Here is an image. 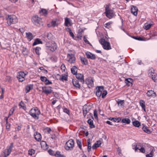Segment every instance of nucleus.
<instances>
[{"label":"nucleus","instance_id":"a211bd4d","mask_svg":"<svg viewBox=\"0 0 157 157\" xmlns=\"http://www.w3.org/2000/svg\"><path fill=\"white\" fill-rule=\"evenodd\" d=\"M147 94L148 97L152 96L154 97L156 96L155 93L152 90H148L147 93Z\"/></svg>","mask_w":157,"mask_h":157},{"label":"nucleus","instance_id":"e433bc0d","mask_svg":"<svg viewBox=\"0 0 157 157\" xmlns=\"http://www.w3.org/2000/svg\"><path fill=\"white\" fill-rule=\"evenodd\" d=\"M130 121L129 118H123L121 121V122L128 124L130 123Z\"/></svg>","mask_w":157,"mask_h":157},{"label":"nucleus","instance_id":"7ed1b4c3","mask_svg":"<svg viewBox=\"0 0 157 157\" xmlns=\"http://www.w3.org/2000/svg\"><path fill=\"white\" fill-rule=\"evenodd\" d=\"M7 23L9 25L15 24L18 21L17 17L14 15L8 16L7 19Z\"/></svg>","mask_w":157,"mask_h":157},{"label":"nucleus","instance_id":"473e14b6","mask_svg":"<svg viewBox=\"0 0 157 157\" xmlns=\"http://www.w3.org/2000/svg\"><path fill=\"white\" fill-rule=\"evenodd\" d=\"M80 59L82 63L84 65H87L88 64V62L87 59L85 58L80 57Z\"/></svg>","mask_w":157,"mask_h":157},{"label":"nucleus","instance_id":"ddd939ff","mask_svg":"<svg viewBox=\"0 0 157 157\" xmlns=\"http://www.w3.org/2000/svg\"><path fill=\"white\" fill-rule=\"evenodd\" d=\"M76 78L78 79L79 80V81L83 84L84 83V76L82 74L80 73L76 74Z\"/></svg>","mask_w":157,"mask_h":157},{"label":"nucleus","instance_id":"37998d69","mask_svg":"<svg viewBox=\"0 0 157 157\" xmlns=\"http://www.w3.org/2000/svg\"><path fill=\"white\" fill-rule=\"evenodd\" d=\"M121 118H109L111 121L114 122H119L121 121Z\"/></svg>","mask_w":157,"mask_h":157},{"label":"nucleus","instance_id":"49530a36","mask_svg":"<svg viewBox=\"0 0 157 157\" xmlns=\"http://www.w3.org/2000/svg\"><path fill=\"white\" fill-rule=\"evenodd\" d=\"M6 128L7 129H9L10 127V124L8 122V118H6Z\"/></svg>","mask_w":157,"mask_h":157},{"label":"nucleus","instance_id":"ea45409f","mask_svg":"<svg viewBox=\"0 0 157 157\" xmlns=\"http://www.w3.org/2000/svg\"><path fill=\"white\" fill-rule=\"evenodd\" d=\"M140 105L142 107V109L145 111V102L143 100H141L140 102Z\"/></svg>","mask_w":157,"mask_h":157},{"label":"nucleus","instance_id":"774afa93","mask_svg":"<svg viewBox=\"0 0 157 157\" xmlns=\"http://www.w3.org/2000/svg\"><path fill=\"white\" fill-rule=\"evenodd\" d=\"M133 38L134 39H136V40H143V39H142V38L140 37H137L134 36V37H133Z\"/></svg>","mask_w":157,"mask_h":157},{"label":"nucleus","instance_id":"58836bf2","mask_svg":"<svg viewBox=\"0 0 157 157\" xmlns=\"http://www.w3.org/2000/svg\"><path fill=\"white\" fill-rule=\"evenodd\" d=\"M132 79L131 78H129L128 79H127L125 80V82L126 84H127L128 86H132Z\"/></svg>","mask_w":157,"mask_h":157},{"label":"nucleus","instance_id":"393cba45","mask_svg":"<svg viewBox=\"0 0 157 157\" xmlns=\"http://www.w3.org/2000/svg\"><path fill=\"white\" fill-rule=\"evenodd\" d=\"M26 36L29 41H30L33 38V35L30 33H26Z\"/></svg>","mask_w":157,"mask_h":157},{"label":"nucleus","instance_id":"9d476101","mask_svg":"<svg viewBox=\"0 0 157 157\" xmlns=\"http://www.w3.org/2000/svg\"><path fill=\"white\" fill-rule=\"evenodd\" d=\"M68 61L70 64L73 63L75 62V58L72 54H68L67 55Z\"/></svg>","mask_w":157,"mask_h":157},{"label":"nucleus","instance_id":"8fccbe9b","mask_svg":"<svg viewBox=\"0 0 157 157\" xmlns=\"http://www.w3.org/2000/svg\"><path fill=\"white\" fill-rule=\"evenodd\" d=\"M41 49V48L40 47H37L35 49V52L36 54L39 55L40 53L39 52L40 50Z\"/></svg>","mask_w":157,"mask_h":157},{"label":"nucleus","instance_id":"4c0bfd02","mask_svg":"<svg viewBox=\"0 0 157 157\" xmlns=\"http://www.w3.org/2000/svg\"><path fill=\"white\" fill-rule=\"evenodd\" d=\"M42 43V42L40 39H37L35 40L33 45V46H35L36 44Z\"/></svg>","mask_w":157,"mask_h":157},{"label":"nucleus","instance_id":"9b49d317","mask_svg":"<svg viewBox=\"0 0 157 157\" xmlns=\"http://www.w3.org/2000/svg\"><path fill=\"white\" fill-rule=\"evenodd\" d=\"M100 42L101 45H102L103 48L106 50H108V42L106 41L104 39H101Z\"/></svg>","mask_w":157,"mask_h":157},{"label":"nucleus","instance_id":"5fc2aeb1","mask_svg":"<svg viewBox=\"0 0 157 157\" xmlns=\"http://www.w3.org/2000/svg\"><path fill=\"white\" fill-rule=\"evenodd\" d=\"M47 79V78L46 77L43 76H41L40 77V79L43 82H46Z\"/></svg>","mask_w":157,"mask_h":157},{"label":"nucleus","instance_id":"f704fd0d","mask_svg":"<svg viewBox=\"0 0 157 157\" xmlns=\"http://www.w3.org/2000/svg\"><path fill=\"white\" fill-rule=\"evenodd\" d=\"M155 151V149L152 148L151 149V151L149 154H147L146 155V157H152L153 156V154L154 152Z\"/></svg>","mask_w":157,"mask_h":157},{"label":"nucleus","instance_id":"f8f14e48","mask_svg":"<svg viewBox=\"0 0 157 157\" xmlns=\"http://www.w3.org/2000/svg\"><path fill=\"white\" fill-rule=\"evenodd\" d=\"M131 13L135 16H136L138 13V9L137 7L134 6H132L131 9Z\"/></svg>","mask_w":157,"mask_h":157},{"label":"nucleus","instance_id":"f3484780","mask_svg":"<svg viewBox=\"0 0 157 157\" xmlns=\"http://www.w3.org/2000/svg\"><path fill=\"white\" fill-rule=\"evenodd\" d=\"M59 23V21L58 20L56 19H54L51 22V25L52 27H54L57 26Z\"/></svg>","mask_w":157,"mask_h":157},{"label":"nucleus","instance_id":"3c124183","mask_svg":"<svg viewBox=\"0 0 157 157\" xmlns=\"http://www.w3.org/2000/svg\"><path fill=\"white\" fill-rule=\"evenodd\" d=\"M93 114L94 118H98V112L96 109L94 110Z\"/></svg>","mask_w":157,"mask_h":157},{"label":"nucleus","instance_id":"cd10ccee","mask_svg":"<svg viewBox=\"0 0 157 157\" xmlns=\"http://www.w3.org/2000/svg\"><path fill=\"white\" fill-rule=\"evenodd\" d=\"M41 15L46 16L47 14V11L45 9H42L39 11Z\"/></svg>","mask_w":157,"mask_h":157},{"label":"nucleus","instance_id":"4be33fe9","mask_svg":"<svg viewBox=\"0 0 157 157\" xmlns=\"http://www.w3.org/2000/svg\"><path fill=\"white\" fill-rule=\"evenodd\" d=\"M35 139L37 141H39L41 140V136L40 134L36 132V134L34 135Z\"/></svg>","mask_w":157,"mask_h":157},{"label":"nucleus","instance_id":"a19ab883","mask_svg":"<svg viewBox=\"0 0 157 157\" xmlns=\"http://www.w3.org/2000/svg\"><path fill=\"white\" fill-rule=\"evenodd\" d=\"M33 86L31 85L27 86L25 88L26 93H28L32 88Z\"/></svg>","mask_w":157,"mask_h":157},{"label":"nucleus","instance_id":"6e6552de","mask_svg":"<svg viewBox=\"0 0 157 157\" xmlns=\"http://www.w3.org/2000/svg\"><path fill=\"white\" fill-rule=\"evenodd\" d=\"M42 19L37 15L34 16L33 17L32 21L36 25L39 26L42 23Z\"/></svg>","mask_w":157,"mask_h":157},{"label":"nucleus","instance_id":"423d86ee","mask_svg":"<svg viewBox=\"0 0 157 157\" xmlns=\"http://www.w3.org/2000/svg\"><path fill=\"white\" fill-rule=\"evenodd\" d=\"M28 74L26 71H20L19 72L17 75V78L19 82H22L25 80V77Z\"/></svg>","mask_w":157,"mask_h":157},{"label":"nucleus","instance_id":"0eeeda50","mask_svg":"<svg viewBox=\"0 0 157 157\" xmlns=\"http://www.w3.org/2000/svg\"><path fill=\"white\" fill-rule=\"evenodd\" d=\"M13 147V144L12 143L10 144V146L7 147V148L4 151V157H7L10 155L12 151Z\"/></svg>","mask_w":157,"mask_h":157},{"label":"nucleus","instance_id":"338daca9","mask_svg":"<svg viewBox=\"0 0 157 157\" xmlns=\"http://www.w3.org/2000/svg\"><path fill=\"white\" fill-rule=\"evenodd\" d=\"M52 36V34L51 33H48L47 35V37L49 39H50Z\"/></svg>","mask_w":157,"mask_h":157},{"label":"nucleus","instance_id":"603ef678","mask_svg":"<svg viewBox=\"0 0 157 157\" xmlns=\"http://www.w3.org/2000/svg\"><path fill=\"white\" fill-rule=\"evenodd\" d=\"M63 110L64 112L67 113V114H69V113H70L69 110L67 109V108H65V107L63 108Z\"/></svg>","mask_w":157,"mask_h":157},{"label":"nucleus","instance_id":"2eb2a0df","mask_svg":"<svg viewBox=\"0 0 157 157\" xmlns=\"http://www.w3.org/2000/svg\"><path fill=\"white\" fill-rule=\"evenodd\" d=\"M87 57L88 59H94L96 58V56L92 54L90 52H87L86 53Z\"/></svg>","mask_w":157,"mask_h":157},{"label":"nucleus","instance_id":"4468645a","mask_svg":"<svg viewBox=\"0 0 157 157\" xmlns=\"http://www.w3.org/2000/svg\"><path fill=\"white\" fill-rule=\"evenodd\" d=\"M117 103L120 108H123L124 106V100L118 99Z\"/></svg>","mask_w":157,"mask_h":157},{"label":"nucleus","instance_id":"09e8293b","mask_svg":"<svg viewBox=\"0 0 157 157\" xmlns=\"http://www.w3.org/2000/svg\"><path fill=\"white\" fill-rule=\"evenodd\" d=\"M77 143L80 149H82V144L80 140H77Z\"/></svg>","mask_w":157,"mask_h":157},{"label":"nucleus","instance_id":"5701e85b","mask_svg":"<svg viewBox=\"0 0 157 157\" xmlns=\"http://www.w3.org/2000/svg\"><path fill=\"white\" fill-rule=\"evenodd\" d=\"M87 123L90 125V127L91 128H93L95 127V126L93 124V120L90 118H89L87 121Z\"/></svg>","mask_w":157,"mask_h":157},{"label":"nucleus","instance_id":"a18cd8bd","mask_svg":"<svg viewBox=\"0 0 157 157\" xmlns=\"http://www.w3.org/2000/svg\"><path fill=\"white\" fill-rule=\"evenodd\" d=\"M22 52L25 55H26L28 54V50L26 48L23 47L22 50Z\"/></svg>","mask_w":157,"mask_h":157},{"label":"nucleus","instance_id":"79ce46f5","mask_svg":"<svg viewBox=\"0 0 157 157\" xmlns=\"http://www.w3.org/2000/svg\"><path fill=\"white\" fill-rule=\"evenodd\" d=\"M143 130L149 134L151 132L150 130L147 127L144 126L142 128Z\"/></svg>","mask_w":157,"mask_h":157},{"label":"nucleus","instance_id":"c9c22d12","mask_svg":"<svg viewBox=\"0 0 157 157\" xmlns=\"http://www.w3.org/2000/svg\"><path fill=\"white\" fill-rule=\"evenodd\" d=\"M152 25V24H148L146 23L144 24V29H146V30H147L151 28Z\"/></svg>","mask_w":157,"mask_h":157},{"label":"nucleus","instance_id":"864d4df0","mask_svg":"<svg viewBox=\"0 0 157 157\" xmlns=\"http://www.w3.org/2000/svg\"><path fill=\"white\" fill-rule=\"evenodd\" d=\"M83 32L82 30H81L80 32H78V33L77 35V37L79 38H80L82 36V33Z\"/></svg>","mask_w":157,"mask_h":157},{"label":"nucleus","instance_id":"20e7f679","mask_svg":"<svg viewBox=\"0 0 157 157\" xmlns=\"http://www.w3.org/2000/svg\"><path fill=\"white\" fill-rule=\"evenodd\" d=\"M74 141L71 139L68 141L65 145V148L67 151H71L72 149L74 146Z\"/></svg>","mask_w":157,"mask_h":157},{"label":"nucleus","instance_id":"6ab92c4d","mask_svg":"<svg viewBox=\"0 0 157 157\" xmlns=\"http://www.w3.org/2000/svg\"><path fill=\"white\" fill-rule=\"evenodd\" d=\"M40 145H41V147L44 150L47 149L48 147V146L47 145L46 142L42 141L41 142Z\"/></svg>","mask_w":157,"mask_h":157},{"label":"nucleus","instance_id":"72a5a7b5","mask_svg":"<svg viewBox=\"0 0 157 157\" xmlns=\"http://www.w3.org/2000/svg\"><path fill=\"white\" fill-rule=\"evenodd\" d=\"M71 71L73 74L74 75L76 74L77 71V67L75 66H73L71 68Z\"/></svg>","mask_w":157,"mask_h":157},{"label":"nucleus","instance_id":"dca6fc26","mask_svg":"<svg viewBox=\"0 0 157 157\" xmlns=\"http://www.w3.org/2000/svg\"><path fill=\"white\" fill-rule=\"evenodd\" d=\"M48 47L49 49L52 52L55 51L56 49V44L54 42L52 43L50 46Z\"/></svg>","mask_w":157,"mask_h":157},{"label":"nucleus","instance_id":"bf43d9fd","mask_svg":"<svg viewBox=\"0 0 157 157\" xmlns=\"http://www.w3.org/2000/svg\"><path fill=\"white\" fill-rule=\"evenodd\" d=\"M14 111V107L10 109V111L9 114L10 115H12L13 114V112Z\"/></svg>","mask_w":157,"mask_h":157},{"label":"nucleus","instance_id":"680f3d73","mask_svg":"<svg viewBox=\"0 0 157 157\" xmlns=\"http://www.w3.org/2000/svg\"><path fill=\"white\" fill-rule=\"evenodd\" d=\"M61 69L63 71H64L66 69L65 66L64 64H62L61 66Z\"/></svg>","mask_w":157,"mask_h":157},{"label":"nucleus","instance_id":"c756f323","mask_svg":"<svg viewBox=\"0 0 157 157\" xmlns=\"http://www.w3.org/2000/svg\"><path fill=\"white\" fill-rule=\"evenodd\" d=\"M133 126L136 127H139L140 125V123L137 121H135L132 122Z\"/></svg>","mask_w":157,"mask_h":157},{"label":"nucleus","instance_id":"6e6d98bb","mask_svg":"<svg viewBox=\"0 0 157 157\" xmlns=\"http://www.w3.org/2000/svg\"><path fill=\"white\" fill-rule=\"evenodd\" d=\"M48 152L50 155L54 156L55 153L52 150L49 149L48 151Z\"/></svg>","mask_w":157,"mask_h":157},{"label":"nucleus","instance_id":"f257e3e1","mask_svg":"<svg viewBox=\"0 0 157 157\" xmlns=\"http://www.w3.org/2000/svg\"><path fill=\"white\" fill-rule=\"evenodd\" d=\"M92 109L93 105L91 103H88L84 105L82 108L84 117H85L87 113H89L87 118H93V114L90 112Z\"/></svg>","mask_w":157,"mask_h":157},{"label":"nucleus","instance_id":"0e129e2a","mask_svg":"<svg viewBox=\"0 0 157 157\" xmlns=\"http://www.w3.org/2000/svg\"><path fill=\"white\" fill-rule=\"evenodd\" d=\"M45 130L47 131L48 133H49L51 131V128L49 127H47L45 128Z\"/></svg>","mask_w":157,"mask_h":157},{"label":"nucleus","instance_id":"052dcab7","mask_svg":"<svg viewBox=\"0 0 157 157\" xmlns=\"http://www.w3.org/2000/svg\"><path fill=\"white\" fill-rule=\"evenodd\" d=\"M69 33L70 36L73 38H74V35L73 33L71 32V30L70 29H69Z\"/></svg>","mask_w":157,"mask_h":157},{"label":"nucleus","instance_id":"c03bdc74","mask_svg":"<svg viewBox=\"0 0 157 157\" xmlns=\"http://www.w3.org/2000/svg\"><path fill=\"white\" fill-rule=\"evenodd\" d=\"M152 78L155 82H157V75L154 74L152 75Z\"/></svg>","mask_w":157,"mask_h":157},{"label":"nucleus","instance_id":"bb28decb","mask_svg":"<svg viewBox=\"0 0 157 157\" xmlns=\"http://www.w3.org/2000/svg\"><path fill=\"white\" fill-rule=\"evenodd\" d=\"M67 76L65 74H63L62 75L61 77L60 76L59 78V80L67 81Z\"/></svg>","mask_w":157,"mask_h":157},{"label":"nucleus","instance_id":"13d9d810","mask_svg":"<svg viewBox=\"0 0 157 157\" xmlns=\"http://www.w3.org/2000/svg\"><path fill=\"white\" fill-rule=\"evenodd\" d=\"M24 103L22 101H21L19 104V105L21 106V107L23 108L24 109H25L26 108V107L24 106Z\"/></svg>","mask_w":157,"mask_h":157},{"label":"nucleus","instance_id":"f03ea898","mask_svg":"<svg viewBox=\"0 0 157 157\" xmlns=\"http://www.w3.org/2000/svg\"><path fill=\"white\" fill-rule=\"evenodd\" d=\"M96 95L100 97L102 95V98H104L107 94V91L104 90L103 87L102 86H100L97 87Z\"/></svg>","mask_w":157,"mask_h":157},{"label":"nucleus","instance_id":"b1692460","mask_svg":"<svg viewBox=\"0 0 157 157\" xmlns=\"http://www.w3.org/2000/svg\"><path fill=\"white\" fill-rule=\"evenodd\" d=\"M72 82L74 86L78 89H80V86L79 83L78 81L77 80H73Z\"/></svg>","mask_w":157,"mask_h":157},{"label":"nucleus","instance_id":"4d7b16f0","mask_svg":"<svg viewBox=\"0 0 157 157\" xmlns=\"http://www.w3.org/2000/svg\"><path fill=\"white\" fill-rule=\"evenodd\" d=\"M84 40L85 42V43L90 45V44L87 39L86 36H84Z\"/></svg>","mask_w":157,"mask_h":157},{"label":"nucleus","instance_id":"a878e982","mask_svg":"<svg viewBox=\"0 0 157 157\" xmlns=\"http://www.w3.org/2000/svg\"><path fill=\"white\" fill-rule=\"evenodd\" d=\"M115 16V14L114 13L113 11V10H110L109 9V18L111 19Z\"/></svg>","mask_w":157,"mask_h":157},{"label":"nucleus","instance_id":"7c9ffc66","mask_svg":"<svg viewBox=\"0 0 157 157\" xmlns=\"http://www.w3.org/2000/svg\"><path fill=\"white\" fill-rule=\"evenodd\" d=\"M142 147L141 145L140 144H137L135 147H133V149L135 150V151H138V150L140 149V148Z\"/></svg>","mask_w":157,"mask_h":157},{"label":"nucleus","instance_id":"de8ad7c7","mask_svg":"<svg viewBox=\"0 0 157 157\" xmlns=\"http://www.w3.org/2000/svg\"><path fill=\"white\" fill-rule=\"evenodd\" d=\"M35 152V150L33 149H30L29 151V154L30 155H33L34 154Z\"/></svg>","mask_w":157,"mask_h":157},{"label":"nucleus","instance_id":"1a4fd4ad","mask_svg":"<svg viewBox=\"0 0 157 157\" xmlns=\"http://www.w3.org/2000/svg\"><path fill=\"white\" fill-rule=\"evenodd\" d=\"M42 88V92L47 95L51 94L52 91V87L50 86H43Z\"/></svg>","mask_w":157,"mask_h":157},{"label":"nucleus","instance_id":"39448f33","mask_svg":"<svg viewBox=\"0 0 157 157\" xmlns=\"http://www.w3.org/2000/svg\"><path fill=\"white\" fill-rule=\"evenodd\" d=\"M40 113V110L36 107L33 108L29 111V114L33 117H37Z\"/></svg>","mask_w":157,"mask_h":157},{"label":"nucleus","instance_id":"e2e57ef3","mask_svg":"<svg viewBox=\"0 0 157 157\" xmlns=\"http://www.w3.org/2000/svg\"><path fill=\"white\" fill-rule=\"evenodd\" d=\"M140 152H141L143 153H144L145 152V150L144 148L143 147L140 148V149H139Z\"/></svg>","mask_w":157,"mask_h":157},{"label":"nucleus","instance_id":"412c9836","mask_svg":"<svg viewBox=\"0 0 157 157\" xmlns=\"http://www.w3.org/2000/svg\"><path fill=\"white\" fill-rule=\"evenodd\" d=\"M101 144V141L100 140L97 141L92 146V148L94 149L97 147H99Z\"/></svg>","mask_w":157,"mask_h":157},{"label":"nucleus","instance_id":"c85d7f7f","mask_svg":"<svg viewBox=\"0 0 157 157\" xmlns=\"http://www.w3.org/2000/svg\"><path fill=\"white\" fill-rule=\"evenodd\" d=\"M65 25L66 26H69L71 25V21L70 19L68 18H65Z\"/></svg>","mask_w":157,"mask_h":157},{"label":"nucleus","instance_id":"aec40b11","mask_svg":"<svg viewBox=\"0 0 157 157\" xmlns=\"http://www.w3.org/2000/svg\"><path fill=\"white\" fill-rule=\"evenodd\" d=\"M86 84L91 87L94 85V82L93 80L91 78H88L86 81Z\"/></svg>","mask_w":157,"mask_h":157},{"label":"nucleus","instance_id":"2f4dec72","mask_svg":"<svg viewBox=\"0 0 157 157\" xmlns=\"http://www.w3.org/2000/svg\"><path fill=\"white\" fill-rule=\"evenodd\" d=\"M54 156L58 157H65V156L63 155L62 154L60 153V152L59 151H56L55 153Z\"/></svg>","mask_w":157,"mask_h":157},{"label":"nucleus","instance_id":"69168bd1","mask_svg":"<svg viewBox=\"0 0 157 157\" xmlns=\"http://www.w3.org/2000/svg\"><path fill=\"white\" fill-rule=\"evenodd\" d=\"M45 83L46 85H48L50 84H52V82L47 79L46 82H45Z\"/></svg>","mask_w":157,"mask_h":157}]
</instances>
